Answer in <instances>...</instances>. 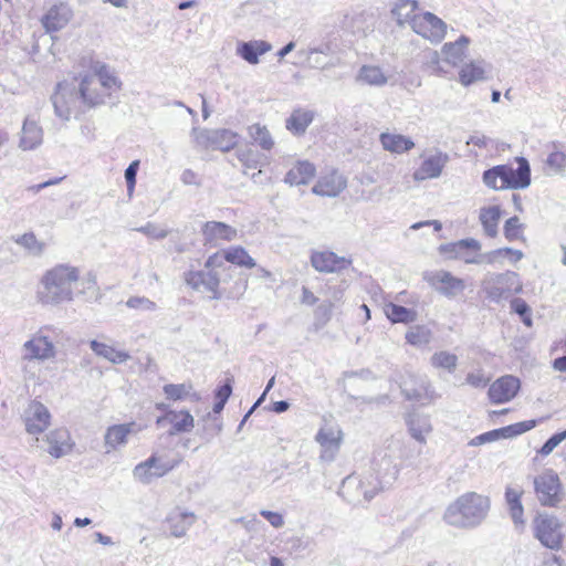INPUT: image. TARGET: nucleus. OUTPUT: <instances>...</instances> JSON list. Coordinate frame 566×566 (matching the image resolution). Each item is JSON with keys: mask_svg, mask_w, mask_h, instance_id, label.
I'll use <instances>...</instances> for the list:
<instances>
[{"mask_svg": "<svg viewBox=\"0 0 566 566\" xmlns=\"http://www.w3.org/2000/svg\"><path fill=\"white\" fill-rule=\"evenodd\" d=\"M75 82L76 85L60 83L52 96L55 115L63 120L106 104L123 86L115 69L102 61L92 62Z\"/></svg>", "mask_w": 566, "mask_h": 566, "instance_id": "obj_1", "label": "nucleus"}, {"mask_svg": "<svg viewBox=\"0 0 566 566\" xmlns=\"http://www.w3.org/2000/svg\"><path fill=\"white\" fill-rule=\"evenodd\" d=\"M81 281L80 269L69 263H60L46 270L41 276L36 300L44 306H57L74 300V286ZM86 289H95L96 280L93 274L82 279Z\"/></svg>", "mask_w": 566, "mask_h": 566, "instance_id": "obj_2", "label": "nucleus"}, {"mask_svg": "<svg viewBox=\"0 0 566 566\" xmlns=\"http://www.w3.org/2000/svg\"><path fill=\"white\" fill-rule=\"evenodd\" d=\"M60 329L54 325L40 326L21 346V370L24 380H34L35 374L29 368L31 363L44 364L57 357L56 337Z\"/></svg>", "mask_w": 566, "mask_h": 566, "instance_id": "obj_3", "label": "nucleus"}, {"mask_svg": "<svg viewBox=\"0 0 566 566\" xmlns=\"http://www.w3.org/2000/svg\"><path fill=\"white\" fill-rule=\"evenodd\" d=\"M490 511V499L476 492H467L457 497L446 510L443 521L458 528L480 525Z\"/></svg>", "mask_w": 566, "mask_h": 566, "instance_id": "obj_4", "label": "nucleus"}, {"mask_svg": "<svg viewBox=\"0 0 566 566\" xmlns=\"http://www.w3.org/2000/svg\"><path fill=\"white\" fill-rule=\"evenodd\" d=\"M231 266H224L221 253L210 255L205 262V269L185 273V282L192 290L209 293L211 300H220L223 293L220 290L222 275L229 273Z\"/></svg>", "mask_w": 566, "mask_h": 566, "instance_id": "obj_5", "label": "nucleus"}, {"mask_svg": "<svg viewBox=\"0 0 566 566\" xmlns=\"http://www.w3.org/2000/svg\"><path fill=\"white\" fill-rule=\"evenodd\" d=\"M481 292L494 304H502L523 292V282L514 271L488 272L481 281Z\"/></svg>", "mask_w": 566, "mask_h": 566, "instance_id": "obj_6", "label": "nucleus"}, {"mask_svg": "<svg viewBox=\"0 0 566 566\" xmlns=\"http://www.w3.org/2000/svg\"><path fill=\"white\" fill-rule=\"evenodd\" d=\"M532 531L544 547L552 551L562 548L565 539L564 523L555 514L537 513L532 521Z\"/></svg>", "mask_w": 566, "mask_h": 566, "instance_id": "obj_7", "label": "nucleus"}, {"mask_svg": "<svg viewBox=\"0 0 566 566\" xmlns=\"http://www.w3.org/2000/svg\"><path fill=\"white\" fill-rule=\"evenodd\" d=\"M400 464L394 462L392 458L385 455L378 463L377 474L368 472L360 476L361 494L366 502H369L379 491L389 486L397 480L400 472Z\"/></svg>", "mask_w": 566, "mask_h": 566, "instance_id": "obj_8", "label": "nucleus"}, {"mask_svg": "<svg viewBox=\"0 0 566 566\" xmlns=\"http://www.w3.org/2000/svg\"><path fill=\"white\" fill-rule=\"evenodd\" d=\"M536 500L542 506L557 507L564 501V489L558 474L547 469L532 479Z\"/></svg>", "mask_w": 566, "mask_h": 566, "instance_id": "obj_9", "label": "nucleus"}, {"mask_svg": "<svg viewBox=\"0 0 566 566\" xmlns=\"http://www.w3.org/2000/svg\"><path fill=\"white\" fill-rule=\"evenodd\" d=\"M179 462L180 460L169 459L160 452H154L148 459L136 464L132 474L135 481L147 485L167 475Z\"/></svg>", "mask_w": 566, "mask_h": 566, "instance_id": "obj_10", "label": "nucleus"}, {"mask_svg": "<svg viewBox=\"0 0 566 566\" xmlns=\"http://www.w3.org/2000/svg\"><path fill=\"white\" fill-rule=\"evenodd\" d=\"M343 439L344 433L339 424L325 420L315 436V441L321 448L319 460L333 462L340 450Z\"/></svg>", "mask_w": 566, "mask_h": 566, "instance_id": "obj_11", "label": "nucleus"}, {"mask_svg": "<svg viewBox=\"0 0 566 566\" xmlns=\"http://www.w3.org/2000/svg\"><path fill=\"white\" fill-rule=\"evenodd\" d=\"M412 31L432 44L441 43L448 31V24L436 14L419 12L412 20Z\"/></svg>", "mask_w": 566, "mask_h": 566, "instance_id": "obj_12", "label": "nucleus"}, {"mask_svg": "<svg viewBox=\"0 0 566 566\" xmlns=\"http://www.w3.org/2000/svg\"><path fill=\"white\" fill-rule=\"evenodd\" d=\"M195 143L202 148L229 151L238 144V135L230 129H192Z\"/></svg>", "mask_w": 566, "mask_h": 566, "instance_id": "obj_13", "label": "nucleus"}, {"mask_svg": "<svg viewBox=\"0 0 566 566\" xmlns=\"http://www.w3.org/2000/svg\"><path fill=\"white\" fill-rule=\"evenodd\" d=\"M24 429L29 434L35 436L40 441L39 434L43 433L51 424V413L49 409L40 401L32 400L28 403L21 416Z\"/></svg>", "mask_w": 566, "mask_h": 566, "instance_id": "obj_14", "label": "nucleus"}, {"mask_svg": "<svg viewBox=\"0 0 566 566\" xmlns=\"http://www.w3.org/2000/svg\"><path fill=\"white\" fill-rule=\"evenodd\" d=\"M41 448L54 459L63 458L73 451L75 446L71 432L66 428H55L42 438Z\"/></svg>", "mask_w": 566, "mask_h": 566, "instance_id": "obj_15", "label": "nucleus"}, {"mask_svg": "<svg viewBox=\"0 0 566 566\" xmlns=\"http://www.w3.org/2000/svg\"><path fill=\"white\" fill-rule=\"evenodd\" d=\"M310 262L317 272L325 274L339 273L353 263L350 258L338 255L329 250L312 251Z\"/></svg>", "mask_w": 566, "mask_h": 566, "instance_id": "obj_16", "label": "nucleus"}, {"mask_svg": "<svg viewBox=\"0 0 566 566\" xmlns=\"http://www.w3.org/2000/svg\"><path fill=\"white\" fill-rule=\"evenodd\" d=\"M424 280L440 294L447 297H455L465 290V282L452 273L439 270L424 274Z\"/></svg>", "mask_w": 566, "mask_h": 566, "instance_id": "obj_17", "label": "nucleus"}, {"mask_svg": "<svg viewBox=\"0 0 566 566\" xmlns=\"http://www.w3.org/2000/svg\"><path fill=\"white\" fill-rule=\"evenodd\" d=\"M143 427L135 421L112 424L106 428L104 433L105 452L111 453L126 447L130 434H137Z\"/></svg>", "mask_w": 566, "mask_h": 566, "instance_id": "obj_18", "label": "nucleus"}, {"mask_svg": "<svg viewBox=\"0 0 566 566\" xmlns=\"http://www.w3.org/2000/svg\"><path fill=\"white\" fill-rule=\"evenodd\" d=\"M403 421L409 436L418 443L426 444L433 431L430 415L413 409L405 413Z\"/></svg>", "mask_w": 566, "mask_h": 566, "instance_id": "obj_19", "label": "nucleus"}, {"mask_svg": "<svg viewBox=\"0 0 566 566\" xmlns=\"http://www.w3.org/2000/svg\"><path fill=\"white\" fill-rule=\"evenodd\" d=\"M448 161V154L436 149L422 157V161L420 166L415 170L412 178L416 181L439 178Z\"/></svg>", "mask_w": 566, "mask_h": 566, "instance_id": "obj_20", "label": "nucleus"}, {"mask_svg": "<svg viewBox=\"0 0 566 566\" xmlns=\"http://www.w3.org/2000/svg\"><path fill=\"white\" fill-rule=\"evenodd\" d=\"M347 187V179L337 170L323 172L312 188V192L321 196L335 198Z\"/></svg>", "mask_w": 566, "mask_h": 566, "instance_id": "obj_21", "label": "nucleus"}, {"mask_svg": "<svg viewBox=\"0 0 566 566\" xmlns=\"http://www.w3.org/2000/svg\"><path fill=\"white\" fill-rule=\"evenodd\" d=\"M521 381L517 377L505 375L491 384L489 398L493 403H505L511 401L518 392Z\"/></svg>", "mask_w": 566, "mask_h": 566, "instance_id": "obj_22", "label": "nucleus"}, {"mask_svg": "<svg viewBox=\"0 0 566 566\" xmlns=\"http://www.w3.org/2000/svg\"><path fill=\"white\" fill-rule=\"evenodd\" d=\"M518 167L514 169L502 165L505 189H525L531 184V168L524 157L516 158Z\"/></svg>", "mask_w": 566, "mask_h": 566, "instance_id": "obj_23", "label": "nucleus"}, {"mask_svg": "<svg viewBox=\"0 0 566 566\" xmlns=\"http://www.w3.org/2000/svg\"><path fill=\"white\" fill-rule=\"evenodd\" d=\"M196 521L195 513L176 507L166 516L165 525L171 536L180 538L187 534Z\"/></svg>", "mask_w": 566, "mask_h": 566, "instance_id": "obj_24", "label": "nucleus"}, {"mask_svg": "<svg viewBox=\"0 0 566 566\" xmlns=\"http://www.w3.org/2000/svg\"><path fill=\"white\" fill-rule=\"evenodd\" d=\"M524 491L521 488L507 486L505 490V501L510 517L514 528L518 533H523L526 528V520L524 517V506L522 496Z\"/></svg>", "mask_w": 566, "mask_h": 566, "instance_id": "obj_25", "label": "nucleus"}, {"mask_svg": "<svg viewBox=\"0 0 566 566\" xmlns=\"http://www.w3.org/2000/svg\"><path fill=\"white\" fill-rule=\"evenodd\" d=\"M73 17L71 7L66 3L52 6L42 17L41 22L46 32H56L65 28Z\"/></svg>", "mask_w": 566, "mask_h": 566, "instance_id": "obj_26", "label": "nucleus"}, {"mask_svg": "<svg viewBox=\"0 0 566 566\" xmlns=\"http://www.w3.org/2000/svg\"><path fill=\"white\" fill-rule=\"evenodd\" d=\"M470 44L471 39L467 35H461L452 42H446L441 46V51L447 66L459 67L468 56Z\"/></svg>", "mask_w": 566, "mask_h": 566, "instance_id": "obj_27", "label": "nucleus"}, {"mask_svg": "<svg viewBox=\"0 0 566 566\" xmlns=\"http://www.w3.org/2000/svg\"><path fill=\"white\" fill-rule=\"evenodd\" d=\"M201 231L205 242L214 247L223 241H232L237 239L238 235L237 229L218 221H208L203 223Z\"/></svg>", "mask_w": 566, "mask_h": 566, "instance_id": "obj_28", "label": "nucleus"}, {"mask_svg": "<svg viewBox=\"0 0 566 566\" xmlns=\"http://www.w3.org/2000/svg\"><path fill=\"white\" fill-rule=\"evenodd\" d=\"M272 50V44L264 40H251L240 42L237 45L235 53L249 64L255 65L260 62V56Z\"/></svg>", "mask_w": 566, "mask_h": 566, "instance_id": "obj_29", "label": "nucleus"}, {"mask_svg": "<svg viewBox=\"0 0 566 566\" xmlns=\"http://www.w3.org/2000/svg\"><path fill=\"white\" fill-rule=\"evenodd\" d=\"M90 348L96 356L115 365L124 364L130 359V355L127 350L115 347L113 344L106 342L92 339L90 342Z\"/></svg>", "mask_w": 566, "mask_h": 566, "instance_id": "obj_30", "label": "nucleus"}, {"mask_svg": "<svg viewBox=\"0 0 566 566\" xmlns=\"http://www.w3.org/2000/svg\"><path fill=\"white\" fill-rule=\"evenodd\" d=\"M489 65L484 60H472L461 65L459 70V82L463 86L488 78Z\"/></svg>", "mask_w": 566, "mask_h": 566, "instance_id": "obj_31", "label": "nucleus"}, {"mask_svg": "<svg viewBox=\"0 0 566 566\" xmlns=\"http://www.w3.org/2000/svg\"><path fill=\"white\" fill-rule=\"evenodd\" d=\"M43 140V130L36 120L27 117L23 122L19 147L23 150H32L39 147Z\"/></svg>", "mask_w": 566, "mask_h": 566, "instance_id": "obj_32", "label": "nucleus"}, {"mask_svg": "<svg viewBox=\"0 0 566 566\" xmlns=\"http://www.w3.org/2000/svg\"><path fill=\"white\" fill-rule=\"evenodd\" d=\"M389 76L379 65L365 64L356 75V82L363 85L382 87L387 85Z\"/></svg>", "mask_w": 566, "mask_h": 566, "instance_id": "obj_33", "label": "nucleus"}, {"mask_svg": "<svg viewBox=\"0 0 566 566\" xmlns=\"http://www.w3.org/2000/svg\"><path fill=\"white\" fill-rule=\"evenodd\" d=\"M417 0H396L391 6V15L398 25L403 27L408 24L412 28V20L419 12Z\"/></svg>", "mask_w": 566, "mask_h": 566, "instance_id": "obj_34", "label": "nucleus"}, {"mask_svg": "<svg viewBox=\"0 0 566 566\" xmlns=\"http://www.w3.org/2000/svg\"><path fill=\"white\" fill-rule=\"evenodd\" d=\"M379 142L385 150L392 154H403L415 147V143L411 138L397 133H381Z\"/></svg>", "mask_w": 566, "mask_h": 566, "instance_id": "obj_35", "label": "nucleus"}, {"mask_svg": "<svg viewBox=\"0 0 566 566\" xmlns=\"http://www.w3.org/2000/svg\"><path fill=\"white\" fill-rule=\"evenodd\" d=\"M315 167L307 160L297 161L285 175L284 182L290 186L308 184L315 176Z\"/></svg>", "mask_w": 566, "mask_h": 566, "instance_id": "obj_36", "label": "nucleus"}, {"mask_svg": "<svg viewBox=\"0 0 566 566\" xmlns=\"http://www.w3.org/2000/svg\"><path fill=\"white\" fill-rule=\"evenodd\" d=\"M502 217L500 206H485L479 211V221L483 228L484 234L490 238H495L499 232V222Z\"/></svg>", "mask_w": 566, "mask_h": 566, "instance_id": "obj_37", "label": "nucleus"}, {"mask_svg": "<svg viewBox=\"0 0 566 566\" xmlns=\"http://www.w3.org/2000/svg\"><path fill=\"white\" fill-rule=\"evenodd\" d=\"M314 119V112L304 108H296L285 122V127L293 135H303Z\"/></svg>", "mask_w": 566, "mask_h": 566, "instance_id": "obj_38", "label": "nucleus"}, {"mask_svg": "<svg viewBox=\"0 0 566 566\" xmlns=\"http://www.w3.org/2000/svg\"><path fill=\"white\" fill-rule=\"evenodd\" d=\"M384 314L386 317L394 324L402 323V324H409L413 323L417 317V311L412 308H407L405 306L395 304V303H386L384 305Z\"/></svg>", "mask_w": 566, "mask_h": 566, "instance_id": "obj_39", "label": "nucleus"}, {"mask_svg": "<svg viewBox=\"0 0 566 566\" xmlns=\"http://www.w3.org/2000/svg\"><path fill=\"white\" fill-rule=\"evenodd\" d=\"M220 253L221 258H223L224 266H228L227 262L248 269L255 268L256 265L254 259L242 247H231Z\"/></svg>", "mask_w": 566, "mask_h": 566, "instance_id": "obj_40", "label": "nucleus"}, {"mask_svg": "<svg viewBox=\"0 0 566 566\" xmlns=\"http://www.w3.org/2000/svg\"><path fill=\"white\" fill-rule=\"evenodd\" d=\"M361 482L360 476L349 475L344 479L339 493L344 499L353 504H363L365 500L361 494Z\"/></svg>", "mask_w": 566, "mask_h": 566, "instance_id": "obj_41", "label": "nucleus"}, {"mask_svg": "<svg viewBox=\"0 0 566 566\" xmlns=\"http://www.w3.org/2000/svg\"><path fill=\"white\" fill-rule=\"evenodd\" d=\"M405 338L409 345L417 348H422L431 343L433 333L431 328L426 325H413L408 328Z\"/></svg>", "mask_w": 566, "mask_h": 566, "instance_id": "obj_42", "label": "nucleus"}, {"mask_svg": "<svg viewBox=\"0 0 566 566\" xmlns=\"http://www.w3.org/2000/svg\"><path fill=\"white\" fill-rule=\"evenodd\" d=\"M165 419L172 426L174 432H189L195 427V419L187 410H170Z\"/></svg>", "mask_w": 566, "mask_h": 566, "instance_id": "obj_43", "label": "nucleus"}, {"mask_svg": "<svg viewBox=\"0 0 566 566\" xmlns=\"http://www.w3.org/2000/svg\"><path fill=\"white\" fill-rule=\"evenodd\" d=\"M481 248V243L476 239L469 238L441 245L440 251L451 259H459V256H462L461 253L463 250L480 252Z\"/></svg>", "mask_w": 566, "mask_h": 566, "instance_id": "obj_44", "label": "nucleus"}, {"mask_svg": "<svg viewBox=\"0 0 566 566\" xmlns=\"http://www.w3.org/2000/svg\"><path fill=\"white\" fill-rule=\"evenodd\" d=\"M163 391L168 399L174 401L185 400L187 398L195 401L200 399V396L192 391V385L190 382L168 384L163 387Z\"/></svg>", "mask_w": 566, "mask_h": 566, "instance_id": "obj_45", "label": "nucleus"}, {"mask_svg": "<svg viewBox=\"0 0 566 566\" xmlns=\"http://www.w3.org/2000/svg\"><path fill=\"white\" fill-rule=\"evenodd\" d=\"M566 168V154L558 149H553L544 161V172L547 176L563 175Z\"/></svg>", "mask_w": 566, "mask_h": 566, "instance_id": "obj_46", "label": "nucleus"}, {"mask_svg": "<svg viewBox=\"0 0 566 566\" xmlns=\"http://www.w3.org/2000/svg\"><path fill=\"white\" fill-rule=\"evenodd\" d=\"M251 139L263 150H271L275 143L266 126L253 124L248 128Z\"/></svg>", "mask_w": 566, "mask_h": 566, "instance_id": "obj_47", "label": "nucleus"}, {"mask_svg": "<svg viewBox=\"0 0 566 566\" xmlns=\"http://www.w3.org/2000/svg\"><path fill=\"white\" fill-rule=\"evenodd\" d=\"M430 364L436 369H443L452 374L458 366V356L448 350H439L430 357Z\"/></svg>", "mask_w": 566, "mask_h": 566, "instance_id": "obj_48", "label": "nucleus"}, {"mask_svg": "<svg viewBox=\"0 0 566 566\" xmlns=\"http://www.w3.org/2000/svg\"><path fill=\"white\" fill-rule=\"evenodd\" d=\"M441 49L439 51H432L427 61V67L430 73L438 77H446L449 74V70L446 67L444 59Z\"/></svg>", "mask_w": 566, "mask_h": 566, "instance_id": "obj_49", "label": "nucleus"}, {"mask_svg": "<svg viewBox=\"0 0 566 566\" xmlns=\"http://www.w3.org/2000/svg\"><path fill=\"white\" fill-rule=\"evenodd\" d=\"M502 165L495 166L491 169H488L483 172V182L486 187L494 190H503L505 189L504 177L502 171Z\"/></svg>", "mask_w": 566, "mask_h": 566, "instance_id": "obj_50", "label": "nucleus"}, {"mask_svg": "<svg viewBox=\"0 0 566 566\" xmlns=\"http://www.w3.org/2000/svg\"><path fill=\"white\" fill-rule=\"evenodd\" d=\"M17 244L21 245L29 253L33 255H40L43 253L45 244L36 239L34 233L28 232L15 239Z\"/></svg>", "mask_w": 566, "mask_h": 566, "instance_id": "obj_51", "label": "nucleus"}, {"mask_svg": "<svg viewBox=\"0 0 566 566\" xmlns=\"http://www.w3.org/2000/svg\"><path fill=\"white\" fill-rule=\"evenodd\" d=\"M402 394L406 399L408 400H415V401H422L424 399H433V391L430 390V386L426 382H422L419 388H412L409 389L406 386L402 387Z\"/></svg>", "mask_w": 566, "mask_h": 566, "instance_id": "obj_52", "label": "nucleus"}, {"mask_svg": "<svg viewBox=\"0 0 566 566\" xmlns=\"http://www.w3.org/2000/svg\"><path fill=\"white\" fill-rule=\"evenodd\" d=\"M135 230L154 240H163L170 232L165 226L154 222H147L145 226L136 228Z\"/></svg>", "mask_w": 566, "mask_h": 566, "instance_id": "obj_53", "label": "nucleus"}, {"mask_svg": "<svg viewBox=\"0 0 566 566\" xmlns=\"http://www.w3.org/2000/svg\"><path fill=\"white\" fill-rule=\"evenodd\" d=\"M504 248L495 249L481 253L480 260H470L471 262H481V264L503 265L505 260Z\"/></svg>", "mask_w": 566, "mask_h": 566, "instance_id": "obj_54", "label": "nucleus"}, {"mask_svg": "<svg viewBox=\"0 0 566 566\" xmlns=\"http://www.w3.org/2000/svg\"><path fill=\"white\" fill-rule=\"evenodd\" d=\"M127 307L138 310L142 312H154L157 310V304L144 296H133L126 302Z\"/></svg>", "mask_w": 566, "mask_h": 566, "instance_id": "obj_55", "label": "nucleus"}, {"mask_svg": "<svg viewBox=\"0 0 566 566\" xmlns=\"http://www.w3.org/2000/svg\"><path fill=\"white\" fill-rule=\"evenodd\" d=\"M501 438H507L506 431L504 428L491 430L488 432H484L480 436H476L470 441L471 446H481L484 443L496 441Z\"/></svg>", "mask_w": 566, "mask_h": 566, "instance_id": "obj_56", "label": "nucleus"}, {"mask_svg": "<svg viewBox=\"0 0 566 566\" xmlns=\"http://www.w3.org/2000/svg\"><path fill=\"white\" fill-rule=\"evenodd\" d=\"M522 223L517 217H512L506 220L504 224V235L509 241H514L521 238Z\"/></svg>", "mask_w": 566, "mask_h": 566, "instance_id": "obj_57", "label": "nucleus"}, {"mask_svg": "<svg viewBox=\"0 0 566 566\" xmlns=\"http://www.w3.org/2000/svg\"><path fill=\"white\" fill-rule=\"evenodd\" d=\"M490 379L482 369H478L467 375L465 382L473 388H484L490 382Z\"/></svg>", "mask_w": 566, "mask_h": 566, "instance_id": "obj_58", "label": "nucleus"}, {"mask_svg": "<svg viewBox=\"0 0 566 566\" xmlns=\"http://www.w3.org/2000/svg\"><path fill=\"white\" fill-rule=\"evenodd\" d=\"M566 440V429L562 432L553 434L541 448L539 453L543 457L551 454L556 447Z\"/></svg>", "mask_w": 566, "mask_h": 566, "instance_id": "obj_59", "label": "nucleus"}, {"mask_svg": "<svg viewBox=\"0 0 566 566\" xmlns=\"http://www.w3.org/2000/svg\"><path fill=\"white\" fill-rule=\"evenodd\" d=\"M139 168V160H134L125 170V179L127 184L128 195L132 196L136 185V176Z\"/></svg>", "mask_w": 566, "mask_h": 566, "instance_id": "obj_60", "label": "nucleus"}, {"mask_svg": "<svg viewBox=\"0 0 566 566\" xmlns=\"http://www.w3.org/2000/svg\"><path fill=\"white\" fill-rule=\"evenodd\" d=\"M536 426L535 420H527L523 422H518L512 426L504 427V430L506 431L507 438L522 434L531 429H533Z\"/></svg>", "mask_w": 566, "mask_h": 566, "instance_id": "obj_61", "label": "nucleus"}, {"mask_svg": "<svg viewBox=\"0 0 566 566\" xmlns=\"http://www.w3.org/2000/svg\"><path fill=\"white\" fill-rule=\"evenodd\" d=\"M510 307L511 311L516 313L518 316H523L531 312V307L527 305V303L520 297H511Z\"/></svg>", "mask_w": 566, "mask_h": 566, "instance_id": "obj_62", "label": "nucleus"}, {"mask_svg": "<svg viewBox=\"0 0 566 566\" xmlns=\"http://www.w3.org/2000/svg\"><path fill=\"white\" fill-rule=\"evenodd\" d=\"M260 514L275 528L284 525V517L281 513L262 510Z\"/></svg>", "mask_w": 566, "mask_h": 566, "instance_id": "obj_63", "label": "nucleus"}, {"mask_svg": "<svg viewBox=\"0 0 566 566\" xmlns=\"http://www.w3.org/2000/svg\"><path fill=\"white\" fill-rule=\"evenodd\" d=\"M545 566H565V560L556 554H548L544 560Z\"/></svg>", "mask_w": 566, "mask_h": 566, "instance_id": "obj_64", "label": "nucleus"}]
</instances>
